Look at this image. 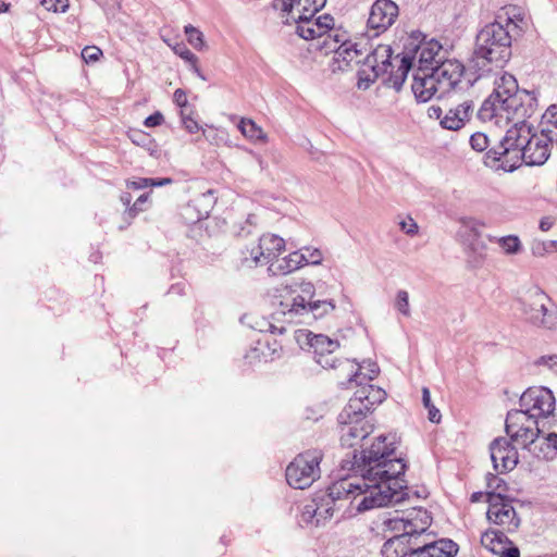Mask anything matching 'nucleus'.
Wrapping results in <instances>:
<instances>
[{"mask_svg": "<svg viewBox=\"0 0 557 557\" xmlns=\"http://www.w3.org/2000/svg\"><path fill=\"white\" fill-rule=\"evenodd\" d=\"M398 445L396 434H379L354 455L359 476L352 480L384 507L399 498L405 488L406 463L393 458Z\"/></svg>", "mask_w": 557, "mask_h": 557, "instance_id": "obj_1", "label": "nucleus"}, {"mask_svg": "<svg viewBox=\"0 0 557 557\" xmlns=\"http://www.w3.org/2000/svg\"><path fill=\"white\" fill-rule=\"evenodd\" d=\"M552 141L543 133H532L525 123L513 125L507 131L499 146L487 152V159L495 169L504 172L515 171L522 162L540 165L548 159Z\"/></svg>", "mask_w": 557, "mask_h": 557, "instance_id": "obj_2", "label": "nucleus"}, {"mask_svg": "<svg viewBox=\"0 0 557 557\" xmlns=\"http://www.w3.org/2000/svg\"><path fill=\"white\" fill-rule=\"evenodd\" d=\"M315 286L308 281L285 284L276 290L271 305L276 314L287 321H296L311 314L324 318L336 310V304L330 298H315Z\"/></svg>", "mask_w": 557, "mask_h": 557, "instance_id": "obj_3", "label": "nucleus"}, {"mask_svg": "<svg viewBox=\"0 0 557 557\" xmlns=\"http://www.w3.org/2000/svg\"><path fill=\"white\" fill-rule=\"evenodd\" d=\"M336 500L347 502L352 513H363L383 507L371 493L349 479L333 483L327 493L318 499L315 507H307L304 515L310 518L313 525H324L334 517Z\"/></svg>", "mask_w": 557, "mask_h": 557, "instance_id": "obj_4", "label": "nucleus"}, {"mask_svg": "<svg viewBox=\"0 0 557 557\" xmlns=\"http://www.w3.org/2000/svg\"><path fill=\"white\" fill-rule=\"evenodd\" d=\"M398 70H412L416 59L417 70H466L465 65L455 58H449V51L434 38L426 40V35L420 30L411 33L401 53Z\"/></svg>", "mask_w": 557, "mask_h": 557, "instance_id": "obj_5", "label": "nucleus"}, {"mask_svg": "<svg viewBox=\"0 0 557 557\" xmlns=\"http://www.w3.org/2000/svg\"><path fill=\"white\" fill-rule=\"evenodd\" d=\"M516 310L531 327L557 332V302L540 286L522 289L516 297Z\"/></svg>", "mask_w": 557, "mask_h": 557, "instance_id": "obj_6", "label": "nucleus"}, {"mask_svg": "<svg viewBox=\"0 0 557 557\" xmlns=\"http://www.w3.org/2000/svg\"><path fill=\"white\" fill-rule=\"evenodd\" d=\"M520 98L500 97L498 94H491L481 104L478 117L483 122L495 126H506L509 123L520 125L534 112Z\"/></svg>", "mask_w": 557, "mask_h": 557, "instance_id": "obj_7", "label": "nucleus"}, {"mask_svg": "<svg viewBox=\"0 0 557 557\" xmlns=\"http://www.w3.org/2000/svg\"><path fill=\"white\" fill-rule=\"evenodd\" d=\"M287 250L286 239L273 232L251 237L240 249L239 263L243 269L264 268L268 272L275 257Z\"/></svg>", "mask_w": 557, "mask_h": 557, "instance_id": "obj_8", "label": "nucleus"}, {"mask_svg": "<svg viewBox=\"0 0 557 557\" xmlns=\"http://www.w3.org/2000/svg\"><path fill=\"white\" fill-rule=\"evenodd\" d=\"M475 55L503 69L511 57L509 30L499 22L486 25L476 37Z\"/></svg>", "mask_w": 557, "mask_h": 557, "instance_id": "obj_9", "label": "nucleus"}, {"mask_svg": "<svg viewBox=\"0 0 557 557\" xmlns=\"http://www.w3.org/2000/svg\"><path fill=\"white\" fill-rule=\"evenodd\" d=\"M324 260V252L319 247L302 246L288 253L284 252L275 257L270 264L268 275L271 277L288 276L306 267H320Z\"/></svg>", "mask_w": 557, "mask_h": 557, "instance_id": "obj_10", "label": "nucleus"}, {"mask_svg": "<svg viewBox=\"0 0 557 557\" xmlns=\"http://www.w3.org/2000/svg\"><path fill=\"white\" fill-rule=\"evenodd\" d=\"M294 338L302 350H308L313 355L315 362L322 368H336L338 358L335 352L341 347L337 339L331 338L325 334H315L307 329L295 331Z\"/></svg>", "mask_w": 557, "mask_h": 557, "instance_id": "obj_11", "label": "nucleus"}, {"mask_svg": "<svg viewBox=\"0 0 557 557\" xmlns=\"http://www.w3.org/2000/svg\"><path fill=\"white\" fill-rule=\"evenodd\" d=\"M432 523V517L423 508H411L403 512L389 513L383 520V529L386 532L416 540L424 533Z\"/></svg>", "mask_w": 557, "mask_h": 557, "instance_id": "obj_12", "label": "nucleus"}, {"mask_svg": "<svg viewBox=\"0 0 557 557\" xmlns=\"http://www.w3.org/2000/svg\"><path fill=\"white\" fill-rule=\"evenodd\" d=\"M323 454L319 449H309L297 455L286 468V481L289 486L304 490L320 476V463Z\"/></svg>", "mask_w": 557, "mask_h": 557, "instance_id": "obj_13", "label": "nucleus"}, {"mask_svg": "<svg viewBox=\"0 0 557 557\" xmlns=\"http://www.w3.org/2000/svg\"><path fill=\"white\" fill-rule=\"evenodd\" d=\"M374 432V423L370 418L357 416L343 411L339 416L338 438L343 448L354 449V455L358 454V448L362 449L363 442Z\"/></svg>", "mask_w": 557, "mask_h": 557, "instance_id": "obj_14", "label": "nucleus"}, {"mask_svg": "<svg viewBox=\"0 0 557 557\" xmlns=\"http://www.w3.org/2000/svg\"><path fill=\"white\" fill-rule=\"evenodd\" d=\"M484 227V222L475 218L463 216L459 220V227L455 237L470 259L483 257L487 249L483 235Z\"/></svg>", "mask_w": 557, "mask_h": 557, "instance_id": "obj_15", "label": "nucleus"}, {"mask_svg": "<svg viewBox=\"0 0 557 557\" xmlns=\"http://www.w3.org/2000/svg\"><path fill=\"white\" fill-rule=\"evenodd\" d=\"M185 191L194 197L181 207V219L186 223H197L207 219L215 203L213 190H201L198 183L190 182L186 185Z\"/></svg>", "mask_w": 557, "mask_h": 557, "instance_id": "obj_16", "label": "nucleus"}, {"mask_svg": "<svg viewBox=\"0 0 557 557\" xmlns=\"http://www.w3.org/2000/svg\"><path fill=\"white\" fill-rule=\"evenodd\" d=\"M519 406L521 410L542 422L555 411L556 398L548 387L531 386L521 394Z\"/></svg>", "mask_w": 557, "mask_h": 557, "instance_id": "obj_17", "label": "nucleus"}, {"mask_svg": "<svg viewBox=\"0 0 557 557\" xmlns=\"http://www.w3.org/2000/svg\"><path fill=\"white\" fill-rule=\"evenodd\" d=\"M506 432L517 444L527 447L539 438L541 421L519 408L508 413Z\"/></svg>", "mask_w": 557, "mask_h": 557, "instance_id": "obj_18", "label": "nucleus"}, {"mask_svg": "<svg viewBox=\"0 0 557 557\" xmlns=\"http://www.w3.org/2000/svg\"><path fill=\"white\" fill-rule=\"evenodd\" d=\"M386 398L387 393L381 386L363 384L356 389L343 411L369 418Z\"/></svg>", "mask_w": 557, "mask_h": 557, "instance_id": "obj_19", "label": "nucleus"}, {"mask_svg": "<svg viewBox=\"0 0 557 557\" xmlns=\"http://www.w3.org/2000/svg\"><path fill=\"white\" fill-rule=\"evenodd\" d=\"M472 104L469 101L455 103L443 110L440 106H430L426 110L429 119L438 121L440 125L449 131H459L470 120Z\"/></svg>", "mask_w": 557, "mask_h": 557, "instance_id": "obj_20", "label": "nucleus"}, {"mask_svg": "<svg viewBox=\"0 0 557 557\" xmlns=\"http://www.w3.org/2000/svg\"><path fill=\"white\" fill-rule=\"evenodd\" d=\"M486 498L488 503L487 520L508 531L516 530L519 525V519L510 500L500 492H488Z\"/></svg>", "mask_w": 557, "mask_h": 557, "instance_id": "obj_21", "label": "nucleus"}, {"mask_svg": "<svg viewBox=\"0 0 557 557\" xmlns=\"http://www.w3.org/2000/svg\"><path fill=\"white\" fill-rule=\"evenodd\" d=\"M443 76L436 72H413L411 90L417 101L428 102L444 92Z\"/></svg>", "mask_w": 557, "mask_h": 557, "instance_id": "obj_22", "label": "nucleus"}, {"mask_svg": "<svg viewBox=\"0 0 557 557\" xmlns=\"http://www.w3.org/2000/svg\"><path fill=\"white\" fill-rule=\"evenodd\" d=\"M492 81L495 85L493 94H498L500 97L520 98L522 102L535 109V95L527 90H519L517 78L512 75V73L494 72Z\"/></svg>", "mask_w": 557, "mask_h": 557, "instance_id": "obj_23", "label": "nucleus"}, {"mask_svg": "<svg viewBox=\"0 0 557 557\" xmlns=\"http://www.w3.org/2000/svg\"><path fill=\"white\" fill-rule=\"evenodd\" d=\"M398 15V7L392 0H376L370 10L368 27L375 30L374 36L393 25Z\"/></svg>", "mask_w": 557, "mask_h": 557, "instance_id": "obj_24", "label": "nucleus"}, {"mask_svg": "<svg viewBox=\"0 0 557 557\" xmlns=\"http://www.w3.org/2000/svg\"><path fill=\"white\" fill-rule=\"evenodd\" d=\"M490 451L493 466L497 471H511L518 465V451L506 438L495 440L491 444Z\"/></svg>", "mask_w": 557, "mask_h": 557, "instance_id": "obj_25", "label": "nucleus"}, {"mask_svg": "<svg viewBox=\"0 0 557 557\" xmlns=\"http://www.w3.org/2000/svg\"><path fill=\"white\" fill-rule=\"evenodd\" d=\"M481 543L492 554L498 557H519V549L512 545L506 535L498 531L488 530L481 536Z\"/></svg>", "mask_w": 557, "mask_h": 557, "instance_id": "obj_26", "label": "nucleus"}, {"mask_svg": "<svg viewBox=\"0 0 557 557\" xmlns=\"http://www.w3.org/2000/svg\"><path fill=\"white\" fill-rule=\"evenodd\" d=\"M443 76L444 92H466L481 78L478 72H437Z\"/></svg>", "mask_w": 557, "mask_h": 557, "instance_id": "obj_27", "label": "nucleus"}, {"mask_svg": "<svg viewBox=\"0 0 557 557\" xmlns=\"http://www.w3.org/2000/svg\"><path fill=\"white\" fill-rule=\"evenodd\" d=\"M458 553V545L448 539L418 546L411 557H454Z\"/></svg>", "mask_w": 557, "mask_h": 557, "instance_id": "obj_28", "label": "nucleus"}, {"mask_svg": "<svg viewBox=\"0 0 557 557\" xmlns=\"http://www.w3.org/2000/svg\"><path fill=\"white\" fill-rule=\"evenodd\" d=\"M416 543L410 537L394 534L382 547L385 557H411L416 549Z\"/></svg>", "mask_w": 557, "mask_h": 557, "instance_id": "obj_29", "label": "nucleus"}, {"mask_svg": "<svg viewBox=\"0 0 557 557\" xmlns=\"http://www.w3.org/2000/svg\"><path fill=\"white\" fill-rule=\"evenodd\" d=\"M237 127L244 138L253 145H264L268 141L267 133L251 119H240Z\"/></svg>", "mask_w": 557, "mask_h": 557, "instance_id": "obj_30", "label": "nucleus"}, {"mask_svg": "<svg viewBox=\"0 0 557 557\" xmlns=\"http://www.w3.org/2000/svg\"><path fill=\"white\" fill-rule=\"evenodd\" d=\"M347 363L351 368H356L355 372L351 374L350 380H356L358 377H364L370 381L375 380L380 375V367L375 359L373 358H363L360 361L348 360Z\"/></svg>", "mask_w": 557, "mask_h": 557, "instance_id": "obj_31", "label": "nucleus"}, {"mask_svg": "<svg viewBox=\"0 0 557 557\" xmlns=\"http://www.w3.org/2000/svg\"><path fill=\"white\" fill-rule=\"evenodd\" d=\"M178 115L182 127L190 135L201 133L203 137H207L208 128L213 127V125L209 124L201 125L194 108L190 110L180 111Z\"/></svg>", "mask_w": 557, "mask_h": 557, "instance_id": "obj_32", "label": "nucleus"}, {"mask_svg": "<svg viewBox=\"0 0 557 557\" xmlns=\"http://www.w3.org/2000/svg\"><path fill=\"white\" fill-rule=\"evenodd\" d=\"M392 55L393 50L389 46H377L373 51L364 55L363 65L368 66L369 70H377L380 64L383 66L391 65Z\"/></svg>", "mask_w": 557, "mask_h": 557, "instance_id": "obj_33", "label": "nucleus"}, {"mask_svg": "<svg viewBox=\"0 0 557 557\" xmlns=\"http://www.w3.org/2000/svg\"><path fill=\"white\" fill-rule=\"evenodd\" d=\"M293 21L296 25V33L304 39L310 40L314 38H322L320 30L317 29L318 23L314 22L313 16H295L293 14Z\"/></svg>", "mask_w": 557, "mask_h": 557, "instance_id": "obj_34", "label": "nucleus"}, {"mask_svg": "<svg viewBox=\"0 0 557 557\" xmlns=\"http://www.w3.org/2000/svg\"><path fill=\"white\" fill-rule=\"evenodd\" d=\"M358 44L343 42L338 49L337 54L342 57L347 66L363 65L364 55Z\"/></svg>", "mask_w": 557, "mask_h": 557, "instance_id": "obj_35", "label": "nucleus"}, {"mask_svg": "<svg viewBox=\"0 0 557 557\" xmlns=\"http://www.w3.org/2000/svg\"><path fill=\"white\" fill-rule=\"evenodd\" d=\"M541 133L546 135L550 140L557 139V104H553L542 115Z\"/></svg>", "mask_w": 557, "mask_h": 557, "instance_id": "obj_36", "label": "nucleus"}, {"mask_svg": "<svg viewBox=\"0 0 557 557\" xmlns=\"http://www.w3.org/2000/svg\"><path fill=\"white\" fill-rule=\"evenodd\" d=\"M314 22L318 23L317 29L320 30L322 37H325V39L323 40V45L327 46V39L332 37L335 42L341 41L339 35L337 33L333 35L334 18L330 14L321 15L318 18H315Z\"/></svg>", "mask_w": 557, "mask_h": 557, "instance_id": "obj_37", "label": "nucleus"}, {"mask_svg": "<svg viewBox=\"0 0 557 557\" xmlns=\"http://www.w3.org/2000/svg\"><path fill=\"white\" fill-rule=\"evenodd\" d=\"M394 308L396 312L405 318L409 319L412 317L413 311L410 302V294L405 289H399L394 298Z\"/></svg>", "mask_w": 557, "mask_h": 557, "instance_id": "obj_38", "label": "nucleus"}, {"mask_svg": "<svg viewBox=\"0 0 557 557\" xmlns=\"http://www.w3.org/2000/svg\"><path fill=\"white\" fill-rule=\"evenodd\" d=\"M497 245L503 253L507 256L518 255L522 249V244L517 235H505L497 238Z\"/></svg>", "mask_w": 557, "mask_h": 557, "instance_id": "obj_39", "label": "nucleus"}, {"mask_svg": "<svg viewBox=\"0 0 557 557\" xmlns=\"http://www.w3.org/2000/svg\"><path fill=\"white\" fill-rule=\"evenodd\" d=\"M381 81L385 87L399 91L406 82L407 72H381Z\"/></svg>", "mask_w": 557, "mask_h": 557, "instance_id": "obj_40", "label": "nucleus"}, {"mask_svg": "<svg viewBox=\"0 0 557 557\" xmlns=\"http://www.w3.org/2000/svg\"><path fill=\"white\" fill-rule=\"evenodd\" d=\"M172 183L171 178H162V180H152L146 177H139L136 180H129L126 182V187L132 189H144L147 187H161Z\"/></svg>", "mask_w": 557, "mask_h": 557, "instance_id": "obj_41", "label": "nucleus"}, {"mask_svg": "<svg viewBox=\"0 0 557 557\" xmlns=\"http://www.w3.org/2000/svg\"><path fill=\"white\" fill-rule=\"evenodd\" d=\"M356 87L360 91L368 90L379 79L377 72H357Z\"/></svg>", "mask_w": 557, "mask_h": 557, "instance_id": "obj_42", "label": "nucleus"}, {"mask_svg": "<svg viewBox=\"0 0 557 557\" xmlns=\"http://www.w3.org/2000/svg\"><path fill=\"white\" fill-rule=\"evenodd\" d=\"M172 50L176 55L182 58L189 64L193 70H198L197 67V57L186 47L184 42H176L172 46Z\"/></svg>", "mask_w": 557, "mask_h": 557, "instance_id": "obj_43", "label": "nucleus"}, {"mask_svg": "<svg viewBox=\"0 0 557 557\" xmlns=\"http://www.w3.org/2000/svg\"><path fill=\"white\" fill-rule=\"evenodd\" d=\"M301 3L302 0H274V8L286 13V22L288 23L289 20H293V14H295L296 8Z\"/></svg>", "mask_w": 557, "mask_h": 557, "instance_id": "obj_44", "label": "nucleus"}, {"mask_svg": "<svg viewBox=\"0 0 557 557\" xmlns=\"http://www.w3.org/2000/svg\"><path fill=\"white\" fill-rule=\"evenodd\" d=\"M184 30L188 42L195 49H201L205 46L203 34L198 28L193 25H186Z\"/></svg>", "mask_w": 557, "mask_h": 557, "instance_id": "obj_45", "label": "nucleus"}, {"mask_svg": "<svg viewBox=\"0 0 557 557\" xmlns=\"http://www.w3.org/2000/svg\"><path fill=\"white\" fill-rule=\"evenodd\" d=\"M534 364L544 371L557 374V355H543L534 361Z\"/></svg>", "mask_w": 557, "mask_h": 557, "instance_id": "obj_46", "label": "nucleus"}, {"mask_svg": "<svg viewBox=\"0 0 557 557\" xmlns=\"http://www.w3.org/2000/svg\"><path fill=\"white\" fill-rule=\"evenodd\" d=\"M470 145L473 150L478 152L485 151L490 146V138L488 136L483 132H476L471 135L470 137Z\"/></svg>", "mask_w": 557, "mask_h": 557, "instance_id": "obj_47", "label": "nucleus"}, {"mask_svg": "<svg viewBox=\"0 0 557 557\" xmlns=\"http://www.w3.org/2000/svg\"><path fill=\"white\" fill-rule=\"evenodd\" d=\"M82 59L86 64H91L100 59L102 51L96 46H87L82 50Z\"/></svg>", "mask_w": 557, "mask_h": 557, "instance_id": "obj_48", "label": "nucleus"}, {"mask_svg": "<svg viewBox=\"0 0 557 557\" xmlns=\"http://www.w3.org/2000/svg\"><path fill=\"white\" fill-rule=\"evenodd\" d=\"M42 7L48 11L65 12L69 8V0H41Z\"/></svg>", "mask_w": 557, "mask_h": 557, "instance_id": "obj_49", "label": "nucleus"}, {"mask_svg": "<svg viewBox=\"0 0 557 557\" xmlns=\"http://www.w3.org/2000/svg\"><path fill=\"white\" fill-rule=\"evenodd\" d=\"M542 445L545 446L541 449L544 450L545 457H550L552 453L557 450V432L549 433L543 441Z\"/></svg>", "mask_w": 557, "mask_h": 557, "instance_id": "obj_50", "label": "nucleus"}, {"mask_svg": "<svg viewBox=\"0 0 557 557\" xmlns=\"http://www.w3.org/2000/svg\"><path fill=\"white\" fill-rule=\"evenodd\" d=\"M174 102L180 108V111L190 110L191 106L188 103L186 94L182 89H176L174 92Z\"/></svg>", "mask_w": 557, "mask_h": 557, "instance_id": "obj_51", "label": "nucleus"}, {"mask_svg": "<svg viewBox=\"0 0 557 557\" xmlns=\"http://www.w3.org/2000/svg\"><path fill=\"white\" fill-rule=\"evenodd\" d=\"M425 409L428 411V420L431 423L440 424L442 421V413L440 409L434 404L425 407Z\"/></svg>", "mask_w": 557, "mask_h": 557, "instance_id": "obj_52", "label": "nucleus"}, {"mask_svg": "<svg viewBox=\"0 0 557 557\" xmlns=\"http://www.w3.org/2000/svg\"><path fill=\"white\" fill-rule=\"evenodd\" d=\"M302 4H307L310 11L309 16H314L321 9H323L326 4V0H302Z\"/></svg>", "mask_w": 557, "mask_h": 557, "instance_id": "obj_53", "label": "nucleus"}, {"mask_svg": "<svg viewBox=\"0 0 557 557\" xmlns=\"http://www.w3.org/2000/svg\"><path fill=\"white\" fill-rule=\"evenodd\" d=\"M164 116L161 112L157 111L153 114L147 116L144 121L146 127H156L163 123Z\"/></svg>", "mask_w": 557, "mask_h": 557, "instance_id": "obj_54", "label": "nucleus"}, {"mask_svg": "<svg viewBox=\"0 0 557 557\" xmlns=\"http://www.w3.org/2000/svg\"><path fill=\"white\" fill-rule=\"evenodd\" d=\"M400 228L407 234H416L418 224L412 218H406L399 222Z\"/></svg>", "mask_w": 557, "mask_h": 557, "instance_id": "obj_55", "label": "nucleus"}, {"mask_svg": "<svg viewBox=\"0 0 557 557\" xmlns=\"http://www.w3.org/2000/svg\"><path fill=\"white\" fill-rule=\"evenodd\" d=\"M554 224V221L552 218L549 216H544L541 219L540 221V228L543 231V232H547L552 228Z\"/></svg>", "mask_w": 557, "mask_h": 557, "instance_id": "obj_56", "label": "nucleus"}, {"mask_svg": "<svg viewBox=\"0 0 557 557\" xmlns=\"http://www.w3.org/2000/svg\"><path fill=\"white\" fill-rule=\"evenodd\" d=\"M422 404L424 408L433 404L431 399V393L426 387L422 388Z\"/></svg>", "mask_w": 557, "mask_h": 557, "instance_id": "obj_57", "label": "nucleus"}, {"mask_svg": "<svg viewBox=\"0 0 557 557\" xmlns=\"http://www.w3.org/2000/svg\"><path fill=\"white\" fill-rule=\"evenodd\" d=\"M307 9H310L309 7H307V4H300L298 5V8H296L295 10V16H305V15H310V11L307 10Z\"/></svg>", "mask_w": 557, "mask_h": 557, "instance_id": "obj_58", "label": "nucleus"}, {"mask_svg": "<svg viewBox=\"0 0 557 557\" xmlns=\"http://www.w3.org/2000/svg\"><path fill=\"white\" fill-rule=\"evenodd\" d=\"M484 497V493L482 492H475L471 495V500L473 503L480 502Z\"/></svg>", "mask_w": 557, "mask_h": 557, "instance_id": "obj_59", "label": "nucleus"}, {"mask_svg": "<svg viewBox=\"0 0 557 557\" xmlns=\"http://www.w3.org/2000/svg\"><path fill=\"white\" fill-rule=\"evenodd\" d=\"M11 4L4 1L0 2V14L5 13L10 10Z\"/></svg>", "mask_w": 557, "mask_h": 557, "instance_id": "obj_60", "label": "nucleus"}, {"mask_svg": "<svg viewBox=\"0 0 557 557\" xmlns=\"http://www.w3.org/2000/svg\"><path fill=\"white\" fill-rule=\"evenodd\" d=\"M359 330H360V332H361L362 334H364V335H367V334H368L367 327H366L364 325H362V324H361V325L359 326Z\"/></svg>", "mask_w": 557, "mask_h": 557, "instance_id": "obj_61", "label": "nucleus"}, {"mask_svg": "<svg viewBox=\"0 0 557 557\" xmlns=\"http://www.w3.org/2000/svg\"><path fill=\"white\" fill-rule=\"evenodd\" d=\"M147 199H148V197H147V196H140V197L138 198V201H140V202H145V201H147Z\"/></svg>", "mask_w": 557, "mask_h": 557, "instance_id": "obj_62", "label": "nucleus"}, {"mask_svg": "<svg viewBox=\"0 0 557 557\" xmlns=\"http://www.w3.org/2000/svg\"><path fill=\"white\" fill-rule=\"evenodd\" d=\"M351 331H352V329H351V327H348V329L344 330L343 332H344V333H350Z\"/></svg>", "mask_w": 557, "mask_h": 557, "instance_id": "obj_63", "label": "nucleus"}, {"mask_svg": "<svg viewBox=\"0 0 557 557\" xmlns=\"http://www.w3.org/2000/svg\"><path fill=\"white\" fill-rule=\"evenodd\" d=\"M512 24V21L511 20H508L507 21V26L511 25Z\"/></svg>", "mask_w": 557, "mask_h": 557, "instance_id": "obj_64", "label": "nucleus"}]
</instances>
